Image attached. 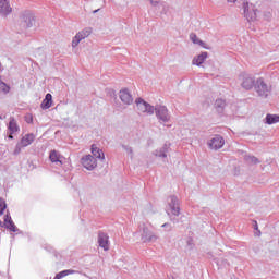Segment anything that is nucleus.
I'll return each mask as SVG.
<instances>
[{
	"mask_svg": "<svg viewBox=\"0 0 279 279\" xmlns=\"http://www.w3.org/2000/svg\"><path fill=\"white\" fill-rule=\"evenodd\" d=\"M34 23H36V17L32 11L26 10L20 13L17 27L21 32H25V29L34 27Z\"/></svg>",
	"mask_w": 279,
	"mask_h": 279,
	"instance_id": "f257e3e1",
	"label": "nucleus"
},
{
	"mask_svg": "<svg viewBox=\"0 0 279 279\" xmlns=\"http://www.w3.org/2000/svg\"><path fill=\"white\" fill-rule=\"evenodd\" d=\"M154 114H156L157 120L161 125H165V123H169V121H171V112H169V109L165 105L155 106Z\"/></svg>",
	"mask_w": 279,
	"mask_h": 279,
	"instance_id": "f03ea898",
	"label": "nucleus"
},
{
	"mask_svg": "<svg viewBox=\"0 0 279 279\" xmlns=\"http://www.w3.org/2000/svg\"><path fill=\"white\" fill-rule=\"evenodd\" d=\"M255 92L257 93L258 97H263L264 99H267L269 95L271 94V86H269L265 78L258 77L255 81L254 85Z\"/></svg>",
	"mask_w": 279,
	"mask_h": 279,
	"instance_id": "7ed1b4c3",
	"label": "nucleus"
},
{
	"mask_svg": "<svg viewBox=\"0 0 279 279\" xmlns=\"http://www.w3.org/2000/svg\"><path fill=\"white\" fill-rule=\"evenodd\" d=\"M241 88L244 90H252L256 85V76L250 73L242 72L239 77Z\"/></svg>",
	"mask_w": 279,
	"mask_h": 279,
	"instance_id": "20e7f679",
	"label": "nucleus"
},
{
	"mask_svg": "<svg viewBox=\"0 0 279 279\" xmlns=\"http://www.w3.org/2000/svg\"><path fill=\"white\" fill-rule=\"evenodd\" d=\"M242 10L246 21L250 22L256 20V12H258V10L256 9V5L254 3H250V1L243 0Z\"/></svg>",
	"mask_w": 279,
	"mask_h": 279,
	"instance_id": "39448f33",
	"label": "nucleus"
},
{
	"mask_svg": "<svg viewBox=\"0 0 279 279\" xmlns=\"http://www.w3.org/2000/svg\"><path fill=\"white\" fill-rule=\"evenodd\" d=\"M136 108L140 114H147L151 117L154 114V106L149 105V102L143 100V98H137L135 100Z\"/></svg>",
	"mask_w": 279,
	"mask_h": 279,
	"instance_id": "423d86ee",
	"label": "nucleus"
},
{
	"mask_svg": "<svg viewBox=\"0 0 279 279\" xmlns=\"http://www.w3.org/2000/svg\"><path fill=\"white\" fill-rule=\"evenodd\" d=\"M168 206L171 215L180 217V199H178V196L172 195L168 197Z\"/></svg>",
	"mask_w": 279,
	"mask_h": 279,
	"instance_id": "0eeeda50",
	"label": "nucleus"
},
{
	"mask_svg": "<svg viewBox=\"0 0 279 279\" xmlns=\"http://www.w3.org/2000/svg\"><path fill=\"white\" fill-rule=\"evenodd\" d=\"M209 149H214L215 151L221 149L223 145H226V140L221 135H215L211 140L207 143Z\"/></svg>",
	"mask_w": 279,
	"mask_h": 279,
	"instance_id": "6e6552de",
	"label": "nucleus"
},
{
	"mask_svg": "<svg viewBox=\"0 0 279 279\" xmlns=\"http://www.w3.org/2000/svg\"><path fill=\"white\" fill-rule=\"evenodd\" d=\"M119 99L122 101L123 106H132V104H134V97H132V93H130L128 88H123L119 92Z\"/></svg>",
	"mask_w": 279,
	"mask_h": 279,
	"instance_id": "1a4fd4ad",
	"label": "nucleus"
},
{
	"mask_svg": "<svg viewBox=\"0 0 279 279\" xmlns=\"http://www.w3.org/2000/svg\"><path fill=\"white\" fill-rule=\"evenodd\" d=\"M81 162L87 171H93L97 167V159L93 155H86L82 157Z\"/></svg>",
	"mask_w": 279,
	"mask_h": 279,
	"instance_id": "9d476101",
	"label": "nucleus"
},
{
	"mask_svg": "<svg viewBox=\"0 0 279 279\" xmlns=\"http://www.w3.org/2000/svg\"><path fill=\"white\" fill-rule=\"evenodd\" d=\"M143 243H151V241H158V236L154 235L151 231L145 226L140 229Z\"/></svg>",
	"mask_w": 279,
	"mask_h": 279,
	"instance_id": "9b49d317",
	"label": "nucleus"
},
{
	"mask_svg": "<svg viewBox=\"0 0 279 279\" xmlns=\"http://www.w3.org/2000/svg\"><path fill=\"white\" fill-rule=\"evenodd\" d=\"M12 14V5H10V0H0V16L5 19Z\"/></svg>",
	"mask_w": 279,
	"mask_h": 279,
	"instance_id": "f8f14e48",
	"label": "nucleus"
},
{
	"mask_svg": "<svg viewBox=\"0 0 279 279\" xmlns=\"http://www.w3.org/2000/svg\"><path fill=\"white\" fill-rule=\"evenodd\" d=\"M110 238L104 233V232H100L98 234V244H99V247H102V250H105V252H108V250H110Z\"/></svg>",
	"mask_w": 279,
	"mask_h": 279,
	"instance_id": "ddd939ff",
	"label": "nucleus"
},
{
	"mask_svg": "<svg viewBox=\"0 0 279 279\" xmlns=\"http://www.w3.org/2000/svg\"><path fill=\"white\" fill-rule=\"evenodd\" d=\"M8 130H9L8 138L10 141H12V138H14L13 134H16V132H19V130H20L19 123L16 122V120L14 118H10Z\"/></svg>",
	"mask_w": 279,
	"mask_h": 279,
	"instance_id": "4468645a",
	"label": "nucleus"
},
{
	"mask_svg": "<svg viewBox=\"0 0 279 279\" xmlns=\"http://www.w3.org/2000/svg\"><path fill=\"white\" fill-rule=\"evenodd\" d=\"M34 141H36V135L28 133L21 138L20 145H22V147H29Z\"/></svg>",
	"mask_w": 279,
	"mask_h": 279,
	"instance_id": "2eb2a0df",
	"label": "nucleus"
},
{
	"mask_svg": "<svg viewBox=\"0 0 279 279\" xmlns=\"http://www.w3.org/2000/svg\"><path fill=\"white\" fill-rule=\"evenodd\" d=\"M208 58V52H202L201 54L196 56L193 61L192 64L196 65V66H202V64H204V62H206Z\"/></svg>",
	"mask_w": 279,
	"mask_h": 279,
	"instance_id": "dca6fc26",
	"label": "nucleus"
},
{
	"mask_svg": "<svg viewBox=\"0 0 279 279\" xmlns=\"http://www.w3.org/2000/svg\"><path fill=\"white\" fill-rule=\"evenodd\" d=\"M149 3L155 10H160L162 8V12L166 14L167 12V2L162 0H149Z\"/></svg>",
	"mask_w": 279,
	"mask_h": 279,
	"instance_id": "f3484780",
	"label": "nucleus"
},
{
	"mask_svg": "<svg viewBox=\"0 0 279 279\" xmlns=\"http://www.w3.org/2000/svg\"><path fill=\"white\" fill-rule=\"evenodd\" d=\"M52 104H53V96H51V94H46V97L41 102L43 110H49Z\"/></svg>",
	"mask_w": 279,
	"mask_h": 279,
	"instance_id": "a211bd4d",
	"label": "nucleus"
},
{
	"mask_svg": "<svg viewBox=\"0 0 279 279\" xmlns=\"http://www.w3.org/2000/svg\"><path fill=\"white\" fill-rule=\"evenodd\" d=\"M92 154L95 159L104 160L105 158L104 150L99 149L96 145H92Z\"/></svg>",
	"mask_w": 279,
	"mask_h": 279,
	"instance_id": "6ab92c4d",
	"label": "nucleus"
},
{
	"mask_svg": "<svg viewBox=\"0 0 279 279\" xmlns=\"http://www.w3.org/2000/svg\"><path fill=\"white\" fill-rule=\"evenodd\" d=\"M264 123L267 125H274L276 123H279V116L268 113L264 120Z\"/></svg>",
	"mask_w": 279,
	"mask_h": 279,
	"instance_id": "aec40b11",
	"label": "nucleus"
},
{
	"mask_svg": "<svg viewBox=\"0 0 279 279\" xmlns=\"http://www.w3.org/2000/svg\"><path fill=\"white\" fill-rule=\"evenodd\" d=\"M167 154H169V145L165 144L161 148L155 150V156L158 158H167Z\"/></svg>",
	"mask_w": 279,
	"mask_h": 279,
	"instance_id": "412c9836",
	"label": "nucleus"
},
{
	"mask_svg": "<svg viewBox=\"0 0 279 279\" xmlns=\"http://www.w3.org/2000/svg\"><path fill=\"white\" fill-rule=\"evenodd\" d=\"M49 158H50L51 162H60V165H63V162H64V157L61 156V160H60V155L56 150L50 151Z\"/></svg>",
	"mask_w": 279,
	"mask_h": 279,
	"instance_id": "4be33fe9",
	"label": "nucleus"
},
{
	"mask_svg": "<svg viewBox=\"0 0 279 279\" xmlns=\"http://www.w3.org/2000/svg\"><path fill=\"white\" fill-rule=\"evenodd\" d=\"M215 108L217 112H223V108H226V100L219 98L215 101Z\"/></svg>",
	"mask_w": 279,
	"mask_h": 279,
	"instance_id": "5701e85b",
	"label": "nucleus"
},
{
	"mask_svg": "<svg viewBox=\"0 0 279 279\" xmlns=\"http://www.w3.org/2000/svg\"><path fill=\"white\" fill-rule=\"evenodd\" d=\"M244 160L245 162H247V165H260V161L258 160V158L252 155H246L244 157Z\"/></svg>",
	"mask_w": 279,
	"mask_h": 279,
	"instance_id": "b1692460",
	"label": "nucleus"
},
{
	"mask_svg": "<svg viewBox=\"0 0 279 279\" xmlns=\"http://www.w3.org/2000/svg\"><path fill=\"white\" fill-rule=\"evenodd\" d=\"M78 36L84 40L85 38H88L90 34H93V28L86 27L77 33Z\"/></svg>",
	"mask_w": 279,
	"mask_h": 279,
	"instance_id": "393cba45",
	"label": "nucleus"
},
{
	"mask_svg": "<svg viewBox=\"0 0 279 279\" xmlns=\"http://www.w3.org/2000/svg\"><path fill=\"white\" fill-rule=\"evenodd\" d=\"M190 40L194 43V45H204V41L202 39L197 38V35L195 33L190 34Z\"/></svg>",
	"mask_w": 279,
	"mask_h": 279,
	"instance_id": "a878e982",
	"label": "nucleus"
},
{
	"mask_svg": "<svg viewBox=\"0 0 279 279\" xmlns=\"http://www.w3.org/2000/svg\"><path fill=\"white\" fill-rule=\"evenodd\" d=\"M82 40H83L82 37L76 33V35L72 39L73 49H75V47H77V45H80V43H82Z\"/></svg>",
	"mask_w": 279,
	"mask_h": 279,
	"instance_id": "bb28decb",
	"label": "nucleus"
},
{
	"mask_svg": "<svg viewBox=\"0 0 279 279\" xmlns=\"http://www.w3.org/2000/svg\"><path fill=\"white\" fill-rule=\"evenodd\" d=\"M7 228H9L11 232H19V228H16V225H14V221L12 220H9Z\"/></svg>",
	"mask_w": 279,
	"mask_h": 279,
	"instance_id": "cd10ccee",
	"label": "nucleus"
},
{
	"mask_svg": "<svg viewBox=\"0 0 279 279\" xmlns=\"http://www.w3.org/2000/svg\"><path fill=\"white\" fill-rule=\"evenodd\" d=\"M61 275V278H66V276H71L73 274H76L73 269L62 270L59 272Z\"/></svg>",
	"mask_w": 279,
	"mask_h": 279,
	"instance_id": "c85d7f7f",
	"label": "nucleus"
},
{
	"mask_svg": "<svg viewBox=\"0 0 279 279\" xmlns=\"http://www.w3.org/2000/svg\"><path fill=\"white\" fill-rule=\"evenodd\" d=\"M5 208H8V205H5V201L3 198H0V215H3V213H5Z\"/></svg>",
	"mask_w": 279,
	"mask_h": 279,
	"instance_id": "c756f323",
	"label": "nucleus"
},
{
	"mask_svg": "<svg viewBox=\"0 0 279 279\" xmlns=\"http://www.w3.org/2000/svg\"><path fill=\"white\" fill-rule=\"evenodd\" d=\"M23 145H21V142L16 144L15 149L13 151L14 156H19L21 154V149H23Z\"/></svg>",
	"mask_w": 279,
	"mask_h": 279,
	"instance_id": "7c9ffc66",
	"label": "nucleus"
},
{
	"mask_svg": "<svg viewBox=\"0 0 279 279\" xmlns=\"http://www.w3.org/2000/svg\"><path fill=\"white\" fill-rule=\"evenodd\" d=\"M0 90H2V93H10V86L2 82V84H0Z\"/></svg>",
	"mask_w": 279,
	"mask_h": 279,
	"instance_id": "2f4dec72",
	"label": "nucleus"
},
{
	"mask_svg": "<svg viewBox=\"0 0 279 279\" xmlns=\"http://www.w3.org/2000/svg\"><path fill=\"white\" fill-rule=\"evenodd\" d=\"M122 147H123V149L126 151V154H128L129 156H131V158H132V154H133L132 147L125 146V145H123Z\"/></svg>",
	"mask_w": 279,
	"mask_h": 279,
	"instance_id": "473e14b6",
	"label": "nucleus"
},
{
	"mask_svg": "<svg viewBox=\"0 0 279 279\" xmlns=\"http://www.w3.org/2000/svg\"><path fill=\"white\" fill-rule=\"evenodd\" d=\"M10 220L12 221V217L10 216V214H7L5 216H4V223H10Z\"/></svg>",
	"mask_w": 279,
	"mask_h": 279,
	"instance_id": "72a5a7b5",
	"label": "nucleus"
},
{
	"mask_svg": "<svg viewBox=\"0 0 279 279\" xmlns=\"http://www.w3.org/2000/svg\"><path fill=\"white\" fill-rule=\"evenodd\" d=\"M161 228H168V232H171V223L169 222L163 223Z\"/></svg>",
	"mask_w": 279,
	"mask_h": 279,
	"instance_id": "f704fd0d",
	"label": "nucleus"
},
{
	"mask_svg": "<svg viewBox=\"0 0 279 279\" xmlns=\"http://www.w3.org/2000/svg\"><path fill=\"white\" fill-rule=\"evenodd\" d=\"M170 221H172V223H179L178 219L172 218L171 216H170Z\"/></svg>",
	"mask_w": 279,
	"mask_h": 279,
	"instance_id": "c9c22d12",
	"label": "nucleus"
},
{
	"mask_svg": "<svg viewBox=\"0 0 279 279\" xmlns=\"http://www.w3.org/2000/svg\"><path fill=\"white\" fill-rule=\"evenodd\" d=\"M32 121H34V119L32 117L26 118V123H32Z\"/></svg>",
	"mask_w": 279,
	"mask_h": 279,
	"instance_id": "e433bc0d",
	"label": "nucleus"
},
{
	"mask_svg": "<svg viewBox=\"0 0 279 279\" xmlns=\"http://www.w3.org/2000/svg\"><path fill=\"white\" fill-rule=\"evenodd\" d=\"M53 279H62L60 274H57L56 277Z\"/></svg>",
	"mask_w": 279,
	"mask_h": 279,
	"instance_id": "4c0bfd02",
	"label": "nucleus"
},
{
	"mask_svg": "<svg viewBox=\"0 0 279 279\" xmlns=\"http://www.w3.org/2000/svg\"><path fill=\"white\" fill-rule=\"evenodd\" d=\"M254 230H258V222L255 221Z\"/></svg>",
	"mask_w": 279,
	"mask_h": 279,
	"instance_id": "58836bf2",
	"label": "nucleus"
},
{
	"mask_svg": "<svg viewBox=\"0 0 279 279\" xmlns=\"http://www.w3.org/2000/svg\"><path fill=\"white\" fill-rule=\"evenodd\" d=\"M228 3H236V0H227Z\"/></svg>",
	"mask_w": 279,
	"mask_h": 279,
	"instance_id": "ea45409f",
	"label": "nucleus"
},
{
	"mask_svg": "<svg viewBox=\"0 0 279 279\" xmlns=\"http://www.w3.org/2000/svg\"><path fill=\"white\" fill-rule=\"evenodd\" d=\"M98 12H99V10H95V11H94V14H97Z\"/></svg>",
	"mask_w": 279,
	"mask_h": 279,
	"instance_id": "a19ab883",
	"label": "nucleus"
},
{
	"mask_svg": "<svg viewBox=\"0 0 279 279\" xmlns=\"http://www.w3.org/2000/svg\"><path fill=\"white\" fill-rule=\"evenodd\" d=\"M187 244L191 245V241H189Z\"/></svg>",
	"mask_w": 279,
	"mask_h": 279,
	"instance_id": "79ce46f5",
	"label": "nucleus"
},
{
	"mask_svg": "<svg viewBox=\"0 0 279 279\" xmlns=\"http://www.w3.org/2000/svg\"><path fill=\"white\" fill-rule=\"evenodd\" d=\"M0 119H2L1 116H0Z\"/></svg>",
	"mask_w": 279,
	"mask_h": 279,
	"instance_id": "37998d69",
	"label": "nucleus"
}]
</instances>
